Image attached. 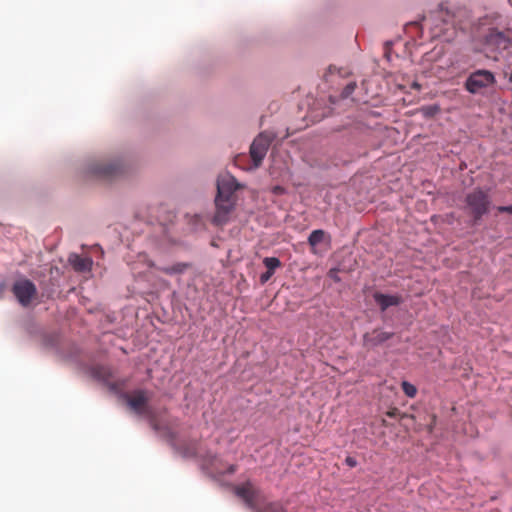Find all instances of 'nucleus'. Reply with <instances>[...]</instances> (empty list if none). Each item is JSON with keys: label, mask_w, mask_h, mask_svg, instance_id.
<instances>
[{"label": "nucleus", "mask_w": 512, "mask_h": 512, "mask_svg": "<svg viewBox=\"0 0 512 512\" xmlns=\"http://www.w3.org/2000/svg\"><path fill=\"white\" fill-rule=\"evenodd\" d=\"M241 185L235 177L230 174L220 175L217 179V196L215 198L216 212L213 217V223L222 226L229 221L230 214L236 204L235 191Z\"/></svg>", "instance_id": "nucleus-1"}, {"label": "nucleus", "mask_w": 512, "mask_h": 512, "mask_svg": "<svg viewBox=\"0 0 512 512\" xmlns=\"http://www.w3.org/2000/svg\"><path fill=\"white\" fill-rule=\"evenodd\" d=\"M466 17H468V11L464 8H458L454 11H450L440 7V9L433 12L428 17L423 16L421 21L425 26H429L432 29L435 36H442L446 35L448 32V26L463 29L464 18Z\"/></svg>", "instance_id": "nucleus-2"}, {"label": "nucleus", "mask_w": 512, "mask_h": 512, "mask_svg": "<svg viewBox=\"0 0 512 512\" xmlns=\"http://www.w3.org/2000/svg\"><path fill=\"white\" fill-rule=\"evenodd\" d=\"M235 494L243 499L245 504L255 512H287L278 503L262 505L263 496L251 482H246L235 487Z\"/></svg>", "instance_id": "nucleus-3"}, {"label": "nucleus", "mask_w": 512, "mask_h": 512, "mask_svg": "<svg viewBox=\"0 0 512 512\" xmlns=\"http://www.w3.org/2000/svg\"><path fill=\"white\" fill-rule=\"evenodd\" d=\"M465 203L474 221L477 222L489 212L491 201L488 193L477 188L466 195Z\"/></svg>", "instance_id": "nucleus-4"}, {"label": "nucleus", "mask_w": 512, "mask_h": 512, "mask_svg": "<svg viewBox=\"0 0 512 512\" xmlns=\"http://www.w3.org/2000/svg\"><path fill=\"white\" fill-rule=\"evenodd\" d=\"M510 46H512V41L504 32L490 28L483 35L480 50L495 53L505 50Z\"/></svg>", "instance_id": "nucleus-5"}, {"label": "nucleus", "mask_w": 512, "mask_h": 512, "mask_svg": "<svg viewBox=\"0 0 512 512\" xmlns=\"http://www.w3.org/2000/svg\"><path fill=\"white\" fill-rule=\"evenodd\" d=\"M90 173L103 180H113L125 173V167L120 162H95L89 167Z\"/></svg>", "instance_id": "nucleus-6"}, {"label": "nucleus", "mask_w": 512, "mask_h": 512, "mask_svg": "<svg viewBox=\"0 0 512 512\" xmlns=\"http://www.w3.org/2000/svg\"><path fill=\"white\" fill-rule=\"evenodd\" d=\"M495 76L489 70L480 69L469 75L465 82V88L472 94L480 92L495 83Z\"/></svg>", "instance_id": "nucleus-7"}, {"label": "nucleus", "mask_w": 512, "mask_h": 512, "mask_svg": "<svg viewBox=\"0 0 512 512\" xmlns=\"http://www.w3.org/2000/svg\"><path fill=\"white\" fill-rule=\"evenodd\" d=\"M274 139V135L268 132H263L254 139L250 147V156L253 160L254 166L259 167L266 156L268 148Z\"/></svg>", "instance_id": "nucleus-8"}, {"label": "nucleus", "mask_w": 512, "mask_h": 512, "mask_svg": "<svg viewBox=\"0 0 512 512\" xmlns=\"http://www.w3.org/2000/svg\"><path fill=\"white\" fill-rule=\"evenodd\" d=\"M13 294L17 300L23 305L27 306L37 293L36 286L33 282L27 279L19 280L14 283L12 288Z\"/></svg>", "instance_id": "nucleus-9"}, {"label": "nucleus", "mask_w": 512, "mask_h": 512, "mask_svg": "<svg viewBox=\"0 0 512 512\" xmlns=\"http://www.w3.org/2000/svg\"><path fill=\"white\" fill-rule=\"evenodd\" d=\"M148 400V396L143 390H137L131 395L127 396V403L135 413L146 417H151L152 410L148 406Z\"/></svg>", "instance_id": "nucleus-10"}, {"label": "nucleus", "mask_w": 512, "mask_h": 512, "mask_svg": "<svg viewBox=\"0 0 512 512\" xmlns=\"http://www.w3.org/2000/svg\"><path fill=\"white\" fill-rule=\"evenodd\" d=\"M393 335L392 332L375 329L363 335V346L367 349H373L391 339Z\"/></svg>", "instance_id": "nucleus-11"}, {"label": "nucleus", "mask_w": 512, "mask_h": 512, "mask_svg": "<svg viewBox=\"0 0 512 512\" xmlns=\"http://www.w3.org/2000/svg\"><path fill=\"white\" fill-rule=\"evenodd\" d=\"M70 265L76 272H88L92 268L93 261L89 257H82L78 254L72 253L68 257Z\"/></svg>", "instance_id": "nucleus-12"}, {"label": "nucleus", "mask_w": 512, "mask_h": 512, "mask_svg": "<svg viewBox=\"0 0 512 512\" xmlns=\"http://www.w3.org/2000/svg\"><path fill=\"white\" fill-rule=\"evenodd\" d=\"M375 302L379 305L381 311H385L390 306H397L402 303V297L399 295H386L376 292L373 295Z\"/></svg>", "instance_id": "nucleus-13"}, {"label": "nucleus", "mask_w": 512, "mask_h": 512, "mask_svg": "<svg viewBox=\"0 0 512 512\" xmlns=\"http://www.w3.org/2000/svg\"><path fill=\"white\" fill-rule=\"evenodd\" d=\"M263 264L267 268V271L260 276L261 284H265L273 276L275 270L282 265L277 257H265Z\"/></svg>", "instance_id": "nucleus-14"}, {"label": "nucleus", "mask_w": 512, "mask_h": 512, "mask_svg": "<svg viewBox=\"0 0 512 512\" xmlns=\"http://www.w3.org/2000/svg\"><path fill=\"white\" fill-rule=\"evenodd\" d=\"M189 267L190 264L179 262L171 266L158 267L157 269L167 275H175L184 273Z\"/></svg>", "instance_id": "nucleus-15"}, {"label": "nucleus", "mask_w": 512, "mask_h": 512, "mask_svg": "<svg viewBox=\"0 0 512 512\" xmlns=\"http://www.w3.org/2000/svg\"><path fill=\"white\" fill-rule=\"evenodd\" d=\"M325 238L326 232L324 230H314L308 237V244L314 249L318 244L323 242Z\"/></svg>", "instance_id": "nucleus-16"}, {"label": "nucleus", "mask_w": 512, "mask_h": 512, "mask_svg": "<svg viewBox=\"0 0 512 512\" xmlns=\"http://www.w3.org/2000/svg\"><path fill=\"white\" fill-rule=\"evenodd\" d=\"M401 387L405 395L409 398H414L417 394V388L415 385L411 384L408 381H403L401 383Z\"/></svg>", "instance_id": "nucleus-17"}, {"label": "nucleus", "mask_w": 512, "mask_h": 512, "mask_svg": "<svg viewBox=\"0 0 512 512\" xmlns=\"http://www.w3.org/2000/svg\"><path fill=\"white\" fill-rule=\"evenodd\" d=\"M355 88H356V83L355 82L348 83L345 86V88L343 89V91L341 93V96L343 98H348L355 91Z\"/></svg>", "instance_id": "nucleus-18"}, {"label": "nucleus", "mask_w": 512, "mask_h": 512, "mask_svg": "<svg viewBox=\"0 0 512 512\" xmlns=\"http://www.w3.org/2000/svg\"><path fill=\"white\" fill-rule=\"evenodd\" d=\"M438 110L439 109L436 106H427L422 108V111L426 116H433L438 112Z\"/></svg>", "instance_id": "nucleus-19"}, {"label": "nucleus", "mask_w": 512, "mask_h": 512, "mask_svg": "<svg viewBox=\"0 0 512 512\" xmlns=\"http://www.w3.org/2000/svg\"><path fill=\"white\" fill-rule=\"evenodd\" d=\"M400 414V411L398 408H392L386 412V415L390 418H395Z\"/></svg>", "instance_id": "nucleus-20"}, {"label": "nucleus", "mask_w": 512, "mask_h": 512, "mask_svg": "<svg viewBox=\"0 0 512 512\" xmlns=\"http://www.w3.org/2000/svg\"><path fill=\"white\" fill-rule=\"evenodd\" d=\"M272 192H273V194H275V195H282V194H284V193H285V188H284V187H282V186L277 185V186H274V187L272 188Z\"/></svg>", "instance_id": "nucleus-21"}, {"label": "nucleus", "mask_w": 512, "mask_h": 512, "mask_svg": "<svg viewBox=\"0 0 512 512\" xmlns=\"http://www.w3.org/2000/svg\"><path fill=\"white\" fill-rule=\"evenodd\" d=\"M497 210L500 213L512 214V206H499V207H497Z\"/></svg>", "instance_id": "nucleus-22"}, {"label": "nucleus", "mask_w": 512, "mask_h": 512, "mask_svg": "<svg viewBox=\"0 0 512 512\" xmlns=\"http://www.w3.org/2000/svg\"><path fill=\"white\" fill-rule=\"evenodd\" d=\"M345 462L346 464L349 466V467H355L357 465V461L355 458L353 457H350L348 456L346 459H345Z\"/></svg>", "instance_id": "nucleus-23"}, {"label": "nucleus", "mask_w": 512, "mask_h": 512, "mask_svg": "<svg viewBox=\"0 0 512 512\" xmlns=\"http://www.w3.org/2000/svg\"><path fill=\"white\" fill-rule=\"evenodd\" d=\"M235 471H236V466L235 465H229L228 466L227 473L233 474Z\"/></svg>", "instance_id": "nucleus-24"}, {"label": "nucleus", "mask_w": 512, "mask_h": 512, "mask_svg": "<svg viewBox=\"0 0 512 512\" xmlns=\"http://www.w3.org/2000/svg\"><path fill=\"white\" fill-rule=\"evenodd\" d=\"M508 81H509V83L512 85V73L509 75V77H508Z\"/></svg>", "instance_id": "nucleus-25"}, {"label": "nucleus", "mask_w": 512, "mask_h": 512, "mask_svg": "<svg viewBox=\"0 0 512 512\" xmlns=\"http://www.w3.org/2000/svg\"><path fill=\"white\" fill-rule=\"evenodd\" d=\"M149 266H150V267H154V266H155V264H154L152 261H150V262H149Z\"/></svg>", "instance_id": "nucleus-26"}, {"label": "nucleus", "mask_w": 512, "mask_h": 512, "mask_svg": "<svg viewBox=\"0 0 512 512\" xmlns=\"http://www.w3.org/2000/svg\"><path fill=\"white\" fill-rule=\"evenodd\" d=\"M409 25H418L417 22H410Z\"/></svg>", "instance_id": "nucleus-27"}, {"label": "nucleus", "mask_w": 512, "mask_h": 512, "mask_svg": "<svg viewBox=\"0 0 512 512\" xmlns=\"http://www.w3.org/2000/svg\"><path fill=\"white\" fill-rule=\"evenodd\" d=\"M512 2V0H510Z\"/></svg>", "instance_id": "nucleus-28"}]
</instances>
